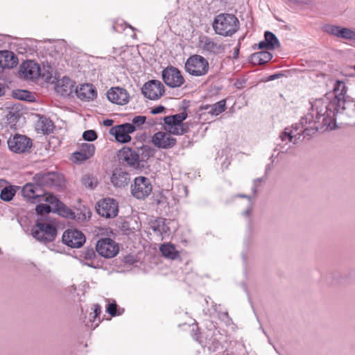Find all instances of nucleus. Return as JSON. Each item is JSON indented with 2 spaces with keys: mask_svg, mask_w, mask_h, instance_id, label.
Returning a JSON list of instances; mask_svg holds the SVG:
<instances>
[{
  "mask_svg": "<svg viewBox=\"0 0 355 355\" xmlns=\"http://www.w3.org/2000/svg\"><path fill=\"white\" fill-rule=\"evenodd\" d=\"M225 101L222 100L213 105H205L201 106V110H207V113L217 116L225 111Z\"/></svg>",
  "mask_w": 355,
  "mask_h": 355,
  "instance_id": "c85d7f7f",
  "label": "nucleus"
},
{
  "mask_svg": "<svg viewBox=\"0 0 355 355\" xmlns=\"http://www.w3.org/2000/svg\"><path fill=\"white\" fill-rule=\"evenodd\" d=\"M146 117L144 116H135L132 120V125L135 126V131L137 129H141L142 125L145 123Z\"/></svg>",
  "mask_w": 355,
  "mask_h": 355,
  "instance_id": "c9c22d12",
  "label": "nucleus"
},
{
  "mask_svg": "<svg viewBox=\"0 0 355 355\" xmlns=\"http://www.w3.org/2000/svg\"><path fill=\"white\" fill-rule=\"evenodd\" d=\"M129 180V174L121 169L114 171L111 181L112 184L118 187H123L128 184Z\"/></svg>",
  "mask_w": 355,
  "mask_h": 355,
  "instance_id": "b1692460",
  "label": "nucleus"
},
{
  "mask_svg": "<svg viewBox=\"0 0 355 355\" xmlns=\"http://www.w3.org/2000/svg\"><path fill=\"white\" fill-rule=\"evenodd\" d=\"M18 64V58L10 51H0V73L4 69H12Z\"/></svg>",
  "mask_w": 355,
  "mask_h": 355,
  "instance_id": "412c9836",
  "label": "nucleus"
},
{
  "mask_svg": "<svg viewBox=\"0 0 355 355\" xmlns=\"http://www.w3.org/2000/svg\"><path fill=\"white\" fill-rule=\"evenodd\" d=\"M80 150L89 157H92L95 152V146L92 144L83 143L81 144Z\"/></svg>",
  "mask_w": 355,
  "mask_h": 355,
  "instance_id": "f704fd0d",
  "label": "nucleus"
},
{
  "mask_svg": "<svg viewBox=\"0 0 355 355\" xmlns=\"http://www.w3.org/2000/svg\"><path fill=\"white\" fill-rule=\"evenodd\" d=\"M354 69H355V65L354 66Z\"/></svg>",
  "mask_w": 355,
  "mask_h": 355,
  "instance_id": "864d4df0",
  "label": "nucleus"
},
{
  "mask_svg": "<svg viewBox=\"0 0 355 355\" xmlns=\"http://www.w3.org/2000/svg\"><path fill=\"white\" fill-rule=\"evenodd\" d=\"M8 146L10 150L15 153L28 152L32 147V140L26 135L15 134L8 139Z\"/></svg>",
  "mask_w": 355,
  "mask_h": 355,
  "instance_id": "423d86ee",
  "label": "nucleus"
},
{
  "mask_svg": "<svg viewBox=\"0 0 355 355\" xmlns=\"http://www.w3.org/2000/svg\"><path fill=\"white\" fill-rule=\"evenodd\" d=\"M101 313V307L99 304H96L94 305V320L98 318H99V315ZM98 321H100V319H98Z\"/></svg>",
  "mask_w": 355,
  "mask_h": 355,
  "instance_id": "79ce46f5",
  "label": "nucleus"
},
{
  "mask_svg": "<svg viewBox=\"0 0 355 355\" xmlns=\"http://www.w3.org/2000/svg\"><path fill=\"white\" fill-rule=\"evenodd\" d=\"M81 181L85 187L89 188L92 189L95 188L98 184L97 179L91 175H85L82 178Z\"/></svg>",
  "mask_w": 355,
  "mask_h": 355,
  "instance_id": "72a5a7b5",
  "label": "nucleus"
},
{
  "mask_svg": "<svg viewBox=\"0 0 355 355\" xmlns=\"http://www.w3.org/2000/svg\"><path fill=\"white\" fill-rule=\"evenodd\" d=\"M152 141L155 146L159 148L168 149L173 148L177 141L168 132L159 131L153 136Z\"/></svg>",
  "mask_w": 355,
  "mask_h": 355,
  "instance_id": "6ab92c4d",
  "label": "nucleus"
},
{
  "mask_svg": "<svg viewBox=\"0 0 355 355\" xmlns=\"http://www.w3.org/2000/svg\"><path fill=\"white\" fill-rule=\"evenodd\" d=\"M165 130L170 135H182L189 131V126L187 124L166 125Z\"/></svg>",
  "mask_w": 355,
  "mask_h": 355,
  "instance_id": "7c9ffc66",
  "label": "nucleus"
},
{
  "mask_svg": "<svg viewBox=\"0 0 355 355\" xmlns=\"http://www.w3.org/2000/svg\"><path fill=\"white\" fill-rule=\"evenodd\" d=\"M119 159L126 162L130 166L139 165V155L128 147H123L118 153Z\"/></svg>",
  "mask_w": 355,
  "mask_h": 355,
  "instance_id": "4be33fe9",
  "label": "nucleus"
},
{
  "mask_svg": "<svg viewBox=\"0 0 355 355\" xmlns=\"http://www.w3.org/2000/svg\"><path fill=\"white\" fill-rule=\"evenodd\" d=\"M83 138L85 141H93L97 139V134L93 130H86L83 134Z\"/></svg>",
  "mask_w": 355,
  "mask_h": 355,
  "instance_id": "58836bf2",
  "label": "nucleus"
},
{
  "mask_svg": "<svg viewBox=\"0 0 355 355\" xmlns=\"http://www.w3.org/2000/svg\"><path fill=\"white\" fill-rule=\"evenodd\" d=\"M32 235L37 241L46 243L55 240L57 229L51 224L37 220L32 229Z\"/></svg>",
  "mask_w": 355,
  "mask_h": 355,
  "instance_id": "20e7f679",
  "label": "nucleus"
},
{
  "mask_svg": "<svg viewBox=\"0 0 355 355\" xmlns=\"http://www.w3.org/2000/svg\"><path fill=\"white\" fill-rule=\"evenodd\" d=\"M272 58V55L268 51H259L252 53L250 62L254 65H261L268 62Z\"/></svg>",
  "mask_w": 355,
  "mask_h": 355,
  "instance_id": "393cba45",
  "label": "nucleus"
},
{
  "mask_svg": "<svg viewBox=\"0 0 355 355\" xmlns=\"http://www.w3.org/2000/svg\"><path fill=\"white\" fill-rule=\"evenodd\" d=\"M23 196L29 202L36 203L42 201V198L45 194V190L40 188L37 184L34 183L26 184L21 189Z\"/></svg>",
  "mask_w": 355,
  "mask_h": 355,
  "instance_id": "ddd939ff",
  "label": "nucleus"
},
{
  "mask_svg": "<svg viewBox=\"0 0 355 355\" xmlns=\"http://www.w3.org/2000/svg\"><path fill=\"white\" fill-rule=\"evenodd\" d=\"M258 48L260 49H268V43L266 42V40L264 41H261L258 44Z\"/></svg>",
  "mask_w": 355,
  "mask_h": 355,
  "instance_id": "c03bdc74",
  "label": "nucleus"
},
{
  "mask_svg": "<svg viewBox=\"0 0 355 355\" xmlns=\"http://www.w3.org/2000/svg\"><path fill=\"white\" fill-rule=\"evenodd\" d=\"M113 123V121L112 119H106L103 121V124L105 126H111Z\"/></svg>",
  "mask_w": 355,
  "mask_h": 355,
  "instance_id": "de8ad7c7",
  "label": "nucleus"
},
{
  "mask_svg": "<svg viewBox=\"0 0 355 355\" xmlns=\"http://www.w3.org/2000/svg\"><path fill=\"white\" fill-rule=\"evenodd\" d=\"M245 214L247 216H249L250 215V213H251V210L250 209H248L245 211Z\"/></svg>",
  "mask_w": 355,
  "mask_h": 355,
  "instance_id": "603ef678",
  "label": "nucleus"
},
{
  "mask_svg": "<svg viewBox=\"0 0 355 355\" xmlns=\"http://www.w3.org/2000/svg\"><path fill=\"white\" fill-rule=\"evenodd\" d=\"M33 181L43 189L45 187H61L64 184L63 176L55 172L38 173L34 175Z\"/></svg>",
  "mask_w": 355,
  "mask_h": 355,
  "instance_id": "39448f33",
  "label": "nucleus"
},
{
  "mask_svg": "<svg viewBox=\"0 0 355 355\" xmlns=\"http://www.w3.org/2000/svg\"><path fill=\"white\" fill-rule=\"evenodd\" d=\"M187 117V113L182 112L172 116H165L164 121L165 125H182L184 124L182 122Z\"/></svg>",
  "mask_w": 355,
  "mask_h": 355,
  "instance_id": "c756f323",
  "label": "nucleus"
},
{
  "mask_svg": "<svg viewBox=\"0 0 355 355\" xmlns=\"http://www.w3.org/2000/svg\"><path fill=\"white\" fill-rule=\"evenodd\" d=\"M15 193L16 190L14 187H6L1 191L0 198L3 201L9 202L13 198Z\"/></svg>",
  "mask_w": 355,
  "mask_h": 355,
  "instance_id": "473e14b6",
  "label": "nucleus"
},
{
  "mask_svg": "<svg viewBox=\"0 0 355 355\" xmlns=\"http://www.w3.org/2000/svg\"><path fill=\"white\" fill-rule=\"evenodd\" d=\"M4 94V87L0 85V96Z\"/></svg>",
  "mask_w": 355,
  "mask_h": 355,
  "instance_id": "8fccbe9b",
  "label": "nucleus"
},
{
  "mask_svg": "<svg viewBox=\"0 0 355 355\" xmlns=\"http://www.w3.org/2000/svg\"><path fill=\"white\" fill-rule=\"evenodd\" d=\"M200 45L203 51L210 54L219 55L225 53V45L224 44L216 42L207 36H204L200 40Z\"/></svg>",
  "mask_w": 355,
  "mask_h": 355,
  "instance_id": "a211bd4d",
  "label": "nucleus"
},
{
  "mask_svg": "<svg viewBox=\"0 0 355 355\" xmlns=\"http://www.w3.org/2000/svg\"><path fill=\"white\" fill-rule=\"evenodd\" d=\"M118 305L116 304V302L114 301L112 303H110L107 308L106 311L111 315V316H116L119 315L121 314V312L117 311Z\"/></svg>",
  "mask_w": 355,
  "mask_h": 355,
  "instance_id": "4c0bfd02",
  "label": "nucleus"
},
{
  "mask_svg": "<svg viewBox=\"0 0 355 355\" xmlns=\"http://www.w3.org/2000/svg\"><path fill=\"white\" fill-rule=\"evenodd\" d=\"M262 181L261 178H257L254 181V187L252 188L253 193L255 194L257 193V182H261Z\"/></svg>",
  "mask_w": 355,
  "mask_h": 355,
  "instance_id": "a18cd8bd",
  "label": "nucleus"
},
{
  "mask_svg": "<svg viewBox=\"0 0 355 355\" xmlns=\"http://www.w3.org/2000/svg\"><path fill=\"white\" fill-rule=\"evenodd\" d=\"M212 26L216 34L232 36L239 30V21L233 14L220 13L214 17Z\"/></svg>",
  "mask_w": 355,
  "mask_h": 355,
  "instance_id": "f03ea898",
  "label": "nucleus"
},
{
  "mask_svg": "<svg viewBox=\"0 0 355 355\" xmlns=\"http://www.w3.org/2000/svg\"><path fill=\"white\" fill-rule=\"evenodd\" d=\"M162 77L164 83L171 88L180 87L185 82L182 72L173 66H168L164 69Z\"/></svg>",
  "mask_w": 355,
  "mask_h": 355,
  "instance_id": "0eeeda50",
  "label": "nucleus"
},
{
  "mask_svg": "<svg viewBox=\"0 0 355 355\" xmlns=\"http://www.w3.org/2000/svg\"><path fill=\"white\" fill-rule=\"evenodd\" d=\"M164 110H165V107L164 106L159 105L157 107L153 108L150 111V113L153 114H157L163 112L164 111Z\"/></svg>",
  "mask_w": 355,
  "mask_h": 355,
  "instance_id": "37998d69",
  "label": "nucleus"
},
{
  "mask_svg": "<svg viewBox=\"0 0 355 355\" xmlns=\"http://www.w3.org/2000/svg\"><path fill=\"white\" fill-rule=\"evenodd\" d=\"M19 72L26 79L33 80L42 76L46 80H50L51 76L45 77L44 74L41 73V69L39 64L33 60H27L24 62L19 67Z\"/></svg>",
  "mask_w": 355,
  "mask_h": 355,
  "instance_id": "9d476101",
  "label": "nucleus"
},
{
  "mask_svg": "<svg viewBox=\"0 0 355 355\" xmlns=\"http://www.w3.org/2000/svg\"><path fill=\"white\" fill-rule=\"evenodd\" d=\"M30 96V93L25 90H18L14 92V97L19 100H27Z\"/></svg>",
  "mask_w": 355,
  "mask_h": 355,
  "instance_id": "ea45409f",
  "label": "nucleus"
},
{
  "mask_svg": "<svg viewBox=\"0 0 355 355\" xmlns=\"http://www.w3.org/2000/svg\"><path fill=\"white\" fill-rule=\"evenodd\" d=\"M159 250L162 255L168 259L174 260L178 259L180 256V253L175 249V245L171 243L162 244Z\"/></svg>",
  "mask_w": 355,
  "mask_h": 355,
  "instance_id": "cd10ccee",
  "label": "nucleus"
},
{
  "mask_svg": "<svg viewBox=\"0 0 355 355\" xmlns=\"http://www.w3.org/2000/svg\"><path fill=\"white\" fill-rule=\"evenodd\" d=\"M42 201H45L49 203L53 212H57L58 214L64 217H70L73 213L68 208L64 203H62L56 196L49 193L45 191L44 197L42 198Z\"/></svg>",
  "mask_w": 355,
  "mask_h": 355,
  "instance_id": "f8f14e48",
  "label": "nucleus"
},
{
  "mask_svg": "<svg viewBox=\"0 0 355 355\" xmlns=\"http://www.w3.org/2000/svg\"><path fill=\"white\" fill-rule=\"evenodd\" d=\"M96 211L103 217L114 218L119 211L118 203L114 199L105 198L98 202Z\"/></svg>",
  "mask_w": 355,
  "mask_h": 355,
  "instance_id": "4468645a",
  "label": "nucleus"
},
{
  "mask_svg": "<svg viewBox=\"0 0 355 355\" xmlns=\"http://www.w3.org/2000/svg\"><path fill=\"white\" fill-rule=\"evenodd\" d=\"M73 157L76 161H85L90 158L85 155L82 150L77 151L73 153Z\"/></svg>",
  "mask_w": 355,
  "mask_h": 355,
  "instance_id": "a19ab883",
  "label": "nucleus"
},
{
  "mask_svg": "<svg viewBox=\"0 0 355 355\" xmlns=\"http://www.w3.org/2000/svg\"><path fill=\"white\" fill-rule=\"evenodd\" d=\"M347 87L345 82L336 80L334 85L332 99L326 96L315 100L311 103L309 112L301 118L295 126L286 128L279 135L280 142L277 144V150L286 152L290 148L286 147L289 143L297 144L303 135L311 136L316 132H322L336 128V114L346 110L349 106L355 110V102L350 96H347Z\"/></svg>",
  "mask_w": 355,
  "mask_h": 355,
  "instance_id": "f257e3e1",
  "label": "nucleus"
},
{
  "mask_svg": "<svg viewBox=\"0 0 355 355\" xmlns=\"http://www.w3.org/2000/svg\"><path fill=\"white\" fill-rule=\"evenodd\" d=\"M96 249L98 253L105 258H112L119 252L117 243L110 238H104L98 241Z\"/></svg>",
  "mask_w": 355,
  "mask_h": 355,
  "instance_id": "9b49d317",
  "label": "nucleus"
},
{
  "mask_svg": "<svg viewBox=\"0 0 355 355\" xmlns=\"http://www.w3.org/2000/svg\"><path fill=\"white\" fill-rule=\"evenodd\" d=\"M141 93L150 100H158L164 96L165 87L159 80H151L144 83Z\"/></svg>",
  "mask_w": 355,
  "mask_h": 355,
  "instance_id": "1a4fd4ad",
  "label": "nucleus"
},
{
  "mask_svg": "<svg viewBox=\"0 0 355 355\" xmlns=\"http://www.w3.org/2000/svg\"><path fill=\"white\" fill-rule=\"evenodd\" d=\"M239 196L241 198H247L249 200H250V197L249 196H247V195H244V194H240Z\"/></svg>",
  "mask_w": 355,
  "mask_h": 355,
  "instance_id": "3c124183",
  "label": "nucleus"
},
{
  "mask_svg": "<svg viewBox=\"0 0 355 355\" xmlns=\"http://www.w3.org/2000/svg\"><path fill=\"white\" fill-rule=\"evenodd\" d=\"M281 76H282V74H280V73L273 74V75L270 76V80H275V79L278 78H279Z\"/></svg>",
  "mask_w": 355,
  "mask_h": 355,
  "instance_id": "09e8293b",
  "label": "nucleus"
},
{
  "mask_svg": "<svg viewBox=\"0 0 355 355\" xmlns=\"http://www.w3.org/2000/svg\"><path fill=\"white\" fill-rule=\"evenodd\" d=\"M153 186L148 178L139 176L135 179L131 186V193L137 199H144L152 192Z\"/></svg>",
  "mask_w": 355,
  "mask_h": 355,
  "instance_id": "6e6552de",
  "label": "nucleus"
},
{
  "mask_svg": "<svg viewBox=\"0 0 355 355\" xmlns=\"http://www.w3.org/2000/svg\"><path fill=\"white\" fill-rule=\"evenodd\" d=\"M325 31L337 37L355 40V31L348 28L328 25L325 27Z\"/></svg>",
  "mask_w": 355,
  "mask_h": 355,
  "instance_id": "aec40b11",
  "label": "nucleus"
},
{
  "mask_svg": "<svg viewBox=\"0 0 355 355\" xmlns=\"http://www.w3.org/2000/svg\"><path fill=\"white\" fill-rule=\"evenodd\" d=\"M77 96L82 100H93L97 96V92L92 84H85L76 90Z\"/></svg>",
  "mask_w": 355,
  "mask_h": 355,
  "instance_id": "5701e85b",
  "label": "nucleus"
},
{
  "mask_svg": "<svg viewBox=\"0 0 355 355\" xmlns=\"http://www.w3.org/2000/svg\"><path fill=\"white\" fill-rule=\"evenodd\" d=\"M53 129V123L51 119L46 117H40L36 124V130L44 135H49Z\"/></svg>",
  "mask_w": 355,
  "mask_h": 355,
  "instance_id": "bb28decb",
  "label": "nucleus"
},
{
  "mask_svg": "<svg viewBox=\"0 0 355 355\" xmlns=\"http://www.w3.org/2000/svg\"><path fill=\"white\" fill-rule=\"evenodd\" d=\"M291 3L295 4H301V3H306V0H288Z\"/></svg>",
  "mask_w": 355,
  "mask_h": 355,
  "instance_id": "49530a36",
  "label": "nucleus"
},
{
  "mask_svg": "<svg viewBox=\"0 0 355 355\" xmlns=\"http://www.w3.org/2000/svg\"><path fill=\"white\" fill-rule=\"evenodd\" d=\"M56 91L62 96L69 95L73 89V82L67 78H63L56 84Z\"/></svg>",
  "mask_w": 355,
  "mask_h": 355,
  "instance_id": "a878e982",
  "label": "nucleus"
},
{
  "mask_svg": "<svg viewBox=\"0 0 355 355\" xmlns=\"http://www.w3.org/2000/svg\"><path fill=\"white\" fill-rule=\"evenodd\" d=\"M133 132H135V126L129 123L114 126L110 130L116 140L121 143L129 142L131 140V137L129 135Z\"/></svg>",
  "mask_w": 355,
  "mask_h": 355,
  "instance_id": "dca6fc26",
  "label": "nucleus"
},
{
  "mask_svg": "<svg viewBox=\"0 0 355 355\" xmlns=\"http://www.w3.org/2000/svg\"><path fill=\"white\" fill-rule=\"evenodd\" d=\"M36 212L37 214L43 215L53 211L51 207L46 204H40L36 207Z\"/></svg>",
  "mask_w": 355,
  "mask_h": 355,
  "instance_id": "e433bc0d",
  "label": "nucleus"
},
{
  "mask_svg": "<svg viewBox=\"0 0 355 355\" xmlns=\"http://www.w3.org/2000/svg\"><path fill=\"white\" fill-rule=\"evenodd\" d=\"M264 37L268 43V50H274L280 46L277 37L272 32H265Z\"/></svg>",
  "mask_w": 355,
  "mask_h": 355,
  "instance_id": "2f4dec72",
  "label": "nucleus"
},
{
  "mask_svg": "<svg viewBox=\"0 0 355 355\" xmlns=\"http://www.w3.org/2000/svg\"><path fill=\"white\" fill-rule=\"evenodd\" d=\"M108 100L117 105H125L129 102L130 95L126 89L121 87H112L107 92Z\"/></svg>",
  "mask_w": 355,
  "mask_h": 355,
  "instance_id": "f3484780",
  "label": "nucleus"
},
{
  "mask_svg": "<svg viewBox=\"0 0 355 355\" xmlns=\"http://www.w3.org/2000/svg\"><path fill=\"white\" fill-rule=\"evenodd\" d=\"M62 241L69 247L78 248L85 243V236L79 230H67L62 235Z\"/></svg>",
  "mask_w": 355,
  "mask_h": 355,
  "instance_id": "2eb2a0df",
  "label": "nucleus"
},
{
  "mask_svg": "<svg viewBox=\"0 0 355 355\" xmlns=\"http://www.w3.org/2000/svg\"><path fill=\"white\" fill-rule=\"evenodd\" d=\"M185 71L193 76L206 75L209 69V64L203 56L194 54L189 57L184 64Z\"/></svg>",
  "mask_w": 355,
  "mask_h": 355,
  "instance_id": "7ed1b4c3",
  "label": "nucleus"
}]
</instances>
